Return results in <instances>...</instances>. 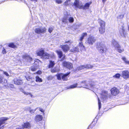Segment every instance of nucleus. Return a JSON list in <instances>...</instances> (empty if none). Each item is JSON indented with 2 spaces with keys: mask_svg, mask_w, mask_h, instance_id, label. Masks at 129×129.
<instances>
[{
  "mask_svg": "<svg viewBox=\"0 0 129 129\" xmlns=\"http://www.w3.org/2000/svg\"><path fill=\"white\" fill-rule=\"evenodd\" d=\"M62 65L64 67H66L69 69L73 68L72 64V63L66 61L63 62Z\"/></svg>",
  "mask_w": 129,
  "mask_h": 129,
  "instance_id": "obj_4",
  "label": "nucleus"
},
{
  "mask_svg": "<svg viewBox=\"0 0 129 129\" xmlns=\"http://www.w3.org/2000/svg\"><path fill=\"white\" fill-rule=\"evenodd\" d=\"M2 53L3 54H5L6 53V51L5 48H3V49L2 51Z\"/></svg>",
  "mask_w": 129,
  "mask_h": 129,
  "instance_id": "obj_50",
  "label": "nucleus"
},
{
  "mask_svg": "<svg viewBox=\"0 0 129 129\" xmlns=\"http://www.w3.org/2000/svg\"><path fill=\"white\" fill-rule=\"evenodd\" d=\"M78 41L79 42V46L80 48L81 51L85 50V47L83 44L82 41Z\"/></svg>",
  "mask_w": 129,
  "mask_h": 129,
  "instance_id": "obj_15",
  "label": "nucleus"
},
{
  "mask_svg": "<svg viewBox=\"0 0 129 129\" xmlns=\"http://www.w3.org/2000/svg\"><path fill=\"white\" fill-rule=\"evenodd\" d=\"M40 28L38 27L36 28L35 30V32L37 34H41L40 33Z\"/></svg>",
  "mask_w": 129,
  "mask_h": 129,
  "instance_id": "obj_33",
  "label": "nucleus"
},
{
  "mask_svg": "<svg viewBox=\"0 0 129 129\" xmlns=\"http://www.w3.org/2000/svg\"><path fill=\"white\" fill-rule=\"evenodd\" d=\"M93 67V66L90 64H87L85 65H84L79 66L77 68V70H79L84 68L90 69L92 68Z\"/></svg>",
  "mask_w": 129,
  "mask_h": 129,
  "instance_id": "obj_5",
  "label": "nucleus"
},
{
  "mask_svg": "<svg viewBox=\"0 0 129 129\" xmlns=\"http://www.w3.org/2000/svg\"><path fill=\"white\" fill-rule=\"evenodd\" d=\"M5 85V86H7V85Z\"/></svg>",
  "mask_w": 129,
  "mask_h": 129,
  "instance_id": "obj_63",
  "label": "nucleus"
},
{
  "mask_svg": "<svg viewBox=\"0 0 129 129\" xmlns=\"http://www.w3.org/2000/svg\"><path fill=\"white\" fill-rule=\"evenodd\" d=\"M77 84H74L71 85L70 87H69V88H75L76 87H77Z\"/></svg>",
  "mask_w": 129,
  "mask_h": 129,
  "instance_id": "obj_39",
  "label": "nucleus"
},
{
  "mask_svg": "<svg viewBox=\"0 0 129 129\" xmlns=\"http://www.w3.org/2000/svg\"><path fill=\"white\" fill-rule=\"evenodd\" d=\"M38 108H36L35 109H30L29 110V112L31 113H33Z\"/></svg>",
  "mask_w": 129,
  "mask_h": 129,
  "instance_id": "obj_38",
  "label": "nucleus"
},
{
  "mask_svg": "<svg viewBox=\"0 0 129 129\" xmlns=\"http://www.w3.org/2000/svg\"><path fill=\"white\" fill-rule=\"evenodd\" d=\"M19 129V128H17V129Z\"/></svg>",
  "mask_w": 129,
  "mask_h": 129,
  "instance_id": "obj_64",
  "label": "nucleus"
},
{
  "mask_svg": "<svg viewBox=\"0 0 129 129\" xmlns=\"http://www.w3.org/2000/svg\"><path fill=\"white\" fill-rule=\"evenodd\" d=\"M124 17V15L123 14H120L117 17L118 20H121Z\"/></svg>",
  "mask_w": 129,
  "mask_h": 129,
  "instance_id": "obj_37",
  "label": "nucleus"
},
{
  "mask_svg": "<svg viewBox=\"0 0 129 129\" xmlns=\"http://www.w3.org/2000/svg\"><path fill=\"white\" fill-rule=\"evenodd\" d=\"M53 77L51 76H49L47 77V79L48 80H51L53 78Z\"/></svg>",
  "mask_w": 129,
  "mask_h": 129,
  "instance_id": "obj_49",
  "label": "nucleus"
},
{
  "mask_svg": "<svg viewBox=\"0 0 129 129\" xmlns=\"http://www.w3.org/2000/svg\"><path fill=\"white\" fill-rule=\"evenodd\" d=\"M62 57H63L61 59V61H63V60H64V59H65V55H62Z\"/></svg>",
  "mask_w": 129,
  "mask_h": 129,
  "instance_id": "obj_53",
  "label": "nucleus"
},
{
  "mask_svg": "<svg viewBox=\"0 0 129 129\" xmlns=\"http://www.w3.org/2000/svg\"><path fill=\"white\" fill-rule=\"evenodd\" d=\"M67 17V16H64L62 19V21L63 22H64L65 23H66L68 21Z\"/></svg>",
  "mask_w": 129,
  "mask_h": 129,
  "instance_id": "obj_30",
  "label": "nucleus"
},
{
  "mask_svg": "<svg viewBox=\"0 0 129 129\" xmlns=\"http://www.w3.org/2000/svg\"><path fill=\"white\" fill-rule=\"evenodd\" d=\"M72 43V42L71 41H66L65 43H67V44L69 46V45H70Z\"/></svg>",
  "mask_w": 129,
  "mask_h": 129,
  "instance_id": "obj_45",
  "label": "nucleus"
},
{
  "mask_svg": "<svg viewBox=\"0 0 129 129\" xmlns=\"http://www.w3.org/2000/svg\"><path fill=\"white\" fill-rule=\"evenodd\" d=\"M122 59L124 62L127 64H129V61L126 59L124 56H123L122 57Z\"/></svg>",
  "mask_w": 129,
  "mask_h": 129,
  "instance_id": "obj_27",
  "label": "nucleus"
},
{
  "mask_svg": "<svg viewBox=\"0 0 129 129\" xmlns=\"http://www.w3.org/2000/svg\"><path fill=\"white\" fill-rule=\"evenodd\" d=\"M112 44L116 48L117 47L119 46V45L117 42L114 40H113L112 42Z\"/></svg>",
  "mask_w": 129,
  "mask_h": 129,
  "instance_id": "obj_23",
  "label": "nucleus"
},
{
  "mask_svg": "<svg viewBox=\"0 0 129 129\" xmlns=\"http://www.w3.org/2000/svg\"><path fill=\"white\" fill-rule=\"evenodd\" d=\"M95 41L94 37L91 36H90L88 38L87 42L89 44L92 45L95 42Z\"/></svg>",
  "mask_w": 129,
  "mask_h": 129,
  "instance_id": "obj_8",
  "label": "nucleus"
},
{
  "mask_svg": "<svg viewBox=\"0 0 129 129\" xmlns=\"http://www.w3.org/2000/svg\"><path fill=\"white\" fill-rule=\"evenodd\" d=\"M22 125L23 127L24 128H29L31 127L30 123L28 122L24 123Z\"/></svg>",
  "mask_w": 129,
  "mask_h": 129,
  "instance_id": "obj_20",
  "label": "nucleus"
},
{
  "mask_svg": "<svg viewBox=\"0 0 129 129\" xmlns=\"http://www.w3.org/2000/svg\"><path fill=\"white\" fill-rule=\"evenodd\" d=\"M37 73L39 74H40L42 73V72L41 71H39L37 72Z\"/></svg>",
  "mask_w": 129,
  "mask_h": 129,
  "instance_id": "obj_55",
  "label": "nucleus"
},
{
  "mask_svg": "<svg viewBox=\"0 0 129 129\" xmlns=\"http://www.w3.org/2000/svg\"><path fill=\"white\" fill-rule=\"evenodd\" d=\"M8 119L7 117H2L0 118V124H4L5 122Z\"/></svg>",
  "mask_w": 129,
  "mask_h": 129,
  "instance_id": "obj_19",
  "label": "nucleus"
},
{
  "mask_svg": "<svg viewBox=\"0 0 129 129\" xmlns=\"http://www.w3.org/2000/svg\"><path fill=\"white\" fill-rule=\"evenodd\" d=\"M43 118L42 116L40 115H38L36 116L35 118V121H39L42 120Z\"/></svg>",
  "mask_w": 129,
  "mask_h": 129,
  "instance_id": "obj_18",
  "label": "nucleus"
},
{
  "mask_svg": "<svg viewBox=\"0 0 129 129\" xmlns=\"http://www.w3.org/2000/svg\"><path fill=\"white\" fill-rule=\"evenodd\" d=\"M71 0H67L64 3V4L66 6H67L69 5L68 2L70 1Z\"/></svg>",
  "mask_w": 129,
  "mask_h": 129,
  "instance_id": "obj_44",
  "label": "nucleus"
},
{
  "mask_svg": "<svg viewBox=\"0 0 129 129\" xmlns=\"http://www.w3.org/2000/svg\"><path fill=\"white\" fill-rule=\"evenodd\" d=\"M52 54L53 55V57H52V58H53V57H55V55H54V53H53V54Z\"/></svg>",
  "mask_w": 129,
  "mask_h": 129,
  "instance_id": "obj_59",
  "label": "nucleus"
},
{
  "mask_svg": "<svg viewBox=\"0 0 129 129\" xmlns=\"http://www.w3.org/2000/svg\"><path fill=\"white\" fill-rule=\"evenodd\" d=\"M101 98L102 100L104 101L107 98L108 92L107 91H103L102 93L101 94Z\"/></svg>",
  "mask_w": 129,
  "mask_h": 129,
  "instance_id": "obj_9",
  "label": "nucleus"
},
{
  "mask_svg": "<svg viewBox=\"0 0 129 129\" xmlns=\"http://www.w3.org/2000/svg\"><path fill=\"white\" fill-rule=\"evenodd\" d=\"M40 28V33L41 34H44L45 33L46 30V29L45 27H41Z\"/></svg>",
  "mask_w": 129,
  "mask_h": 129,
  "instance_id": "obj_26",
  "label": "nucleus"
},
{
  "mask_svg": "<svg viewBox=\"0 0 129 129\" xmlns=\"http://www.w3.org/2000/svg\"><path fill=\"white\" fill-rule=\"evenodd\" d=\"M122 77L125 79L129 78V72L127 70L123 71L122 73Z\"/></svg>",
  "mask_w": 129,
  "mask_h": 129,
  "instance_id": "obj_7",
  "label": "nucleus"
},
{
  "mask_svg": "<svg viewBox=\"0 0 129 129\" xmlns=\"http://www.w3.org/2000/svg\"><path fill=\"white\" fill-rule=\"evenodd\" d=\"M70 73H68L66 74H58L56 75L57 79L59 80H61V78L63 81H67L68 80L67 76Z\"/></svg>",
  "mask_w": 129,
  "mask_h": 129,
  "instance_id": "obj_1",
  "label": "nucleus"
},
{
  "mask_svg": "<svg viewBox=\"0 0 129 129\" xmlns=\"http://www.w3.org/2000/svg\"><path fill=\"white\" fill-rule=\"evenodd\" d=\"M91 4V2L87 3H86L84 6H82V9H89L90 5Z\"/></svg>",
  "mask_w": 129,
  "mask_h": 129,
  "instance_id": "obj_22",
  "label": "nucleus"
},
{
  "mask_svg": "<svg viewBox=\"0 0 129 129\" xmlns=\"http://www.w3.org/2000/svg\"><path fill=\"white\" fill-rule=\"evenodd\" d=\"M106 1L107 0H102V1L103 3L104 4Z\"/></svg>",
  "mask_w": 129,
  "mask_h": 129,
  "instance_id": "obj_56",
  "label": "nucleus"
},
{
  "mask_svg": "<svg viewBox=\"0 0 129 129\" xmlns=\"http://www.w3.org/2000/svg\"><path fill=\"white\" fill-rule=\"evenodd\" d=\"M58 70H59L58 69H54L52 70L51 72L52 73H54L58 72Z\"/></svg>",
  "mask_w": 129,
  "mask_h": 129,
  "instance_id": "obj_46",
  "label": "nucleus"
},
{
  "mask_svg": "<svg viewBox=\"0 0 129 129\" xmlns=\"http://www.w3.org/2000/svg\"><path fill=\"white\" fill-rule=\"evenodd\" d=\"M111 91L112 94L114 95H117L119 92V90L115 87L111 89Z\"/></svg>",
  "mask_w": 129,
  "mask_h": 129,
  "instance_id": "obj_6",
  "label": "nucleus"
},
{
  "mask_svg": "<svg viewBox=\"0 0 129 129\" xmlns=\"http://www.w3.org/2000/svg\"><path fill=\"white\" fill-rule=\"evenodd\" d=\"M98 103H99V109H100V108L101 107V101L99 99V98H98Z\"/></svg>",
  "mask_w": 129,
  "mask_h": 129,
  "instance_id": "obj_42",
  "label": "nucleus"
},
{
  "mask_svg": "<svg viewBox=\"0 0 129 129\" xmlns=\"http://www.w3.org/2000/svg\"><path fill=\"white\" fill-rule=\"evenodd\" d=\"M44 49L43 48L40 49L39 51L37 53V55L42 57L43 54L44 53Z\"/></svg>",
  "mask_w": 129,
  "mask_h": 129,
  "instance_id": "obj_14",
  "label": "nucleus"
},
{
  "mask_svg": "<svg viewBox=\"0 0 129 129\" xmlns=\"http://www.w3.org/2000/svg\"><path fill=\"white\" fill-rule=\"evenodd\" d=\"M8 46L10 47L13 48H15L16 47V45L13 43H10L8 44Z\"/></svg>",
  "mask_w": 129,
  "mask_h": 129,
  "instance_id": "obj_32",
  "label": "nucleus"
},
{
  "mask_svg": "<svg viewBox=\"0 0 129 129\" xmlns=\"http://www.w3.org/2000/svg\"><path fill=\"white\" fill-rule=\"evenodd\" d=\"M105 25H101V26L99 28V31L101 34H103L105 31Z\"/></svg>",
  "mask_w": 129,
  "mask_h": 129,
  "instance_id": "obj_16",
  "label": "nucleus"
},
{
  "mask_svg": "<svg viewBox=\"0 0 129 129\" xmlns=\"http://www.w3.org/2000/svg\"><path fill=\"white\" fill-rule=\"evenodd\" d=\"M70 51L71 52L76 51L78 52L79 51V49L77 47H73V49H71Z\"/></svg>",
  "mask_w": 129,
  "mask_h": 129,
  "instance_id": "obj_34",
  "label": "nucleus"
},
{
  "mask_svg": "<svg viewBox=\"0 0 129 129\" xmlns=\"http://www.w3.org/2000/svg\"><path fill=\"white\" fill-rule=\"evenodd\" d=\"M55 2L56 3L58 4H60L62 2L61 0H56Z\"/></svg>",
  "mask_w": 129,
  "mask_h": 129,
  "instance_id": "obj_47",
  "label": "nucleus"
},
{
  "mask_svg": "<svg viewBox=\"0 0 129 129\" xmlns=\"http://www.w3.org/2000/svg\"><path fill=\"white\" fill-rule=\"evenodd\" d=\"M98 22L100 24H105V22L100 19L98 20Z\"/></svg>",
  "mask_w": 129,
  "mask_h": 129,
  "instance_id": "obj_40",
  "label": "nucleus"
},
{
  "mask_svg": "<svg viewBox=\"0 0 129 129\" xmlns=\"http://www.w3.org/2000/svg\"><path fill=\"white\" fill-rule=\"evenodd\" d=\"M120 76V75L119 73L116 74L115 75H114L113 76V78L116 79L119 78Z\"/></svg>",
  "mask_w": 129,
  "mask_h": 129,
  "instance_id": "obj_36",
  "label": "nucleus"
},
{
  "mask_svg": "<svg viewBox=\"0 0 129 129\" xmlns=\"http://www.w3.org/2000/svg\"><path fill=\"white\" fill-rule=\"evenodd\" d=\"M87 36V34L86 33H83L81 35V36L80 37L78 41H82V40L86 36Z\"/></svg>",
  "mask_w": 129,
  "mask_h": 129,
  "instance_id": "obj_24",
  "label": "nucleus"
},
{
  "mask_svg": "<svg viewBox=\"0 0 129 129\" xmlns=\"http://www.w3.org/2000/svg\"><path fill=\"white\" fill-rule=\"evenodd\" d=\"M97 48L100 52L103 53L105 52L106 50V48L105 45L102 43H100L98 46Z\"/></svg>",
  "mask_w": 129,
  "mask_h": 129,
  "instance_id": "obj_2",
  "label": "nucleus"
},
{
  "mask_svg": "<svg viewBox=\"0 0 129 129\" xmlns=\"http://www.w3.org/2000/svg\"><path fill=\"white\" fill-rule=\"evenodd\" d=\"M53 29V28L52 27H49L48 29V31L50 33H51Z\"/></svg>",
  "mask_w": 129,
  "mask_h": 129,
  "instance_id": "obj_48",
  "label": "nucleus"
},
{
  "mask_svg": "<svg viewBox=\"0 0 129 129\" xmlns=\"http://www.w3.org/2000/svg\"><path fill=\"white\" fill-rule=\"evenodd\" d=\"M39 110L41 112H43L44 111V110L42 109V108H39Z\"/></svg>",
  "mask_w": 129,
  "mask_h": 129,
  "instance_id": "obj_54",
  "label": "nucleus"
},
{
  "mask_svg": "<svg viewBox=\"0 0 129 129\" xmlns=\"http://www.w3.org/2000/svg\"><path fill=\"white\" fill-rule=\"evenodd\" d=\"M7 82V81L6 80H5L4 81V83H6Z\"/></svg>",
  "mask_w": 129,
  "mask_h": 129,
  "instance_id": "obj_61",
  "label": "nucleus"
},
{
  "mask_svg": "<svg viewBox=\"0 0 129 129\" xmlns=\"http://www.w3.org/2000/svg\"><path fill=\"white\" fill-rule=\"evenodd\" d=\"M55 52L57 54L59 58H61L63 55L62 52L60 50H56L55 51Z\"/></svg>",
  "mask_w": 129,
  "mask_h": 129,
  "instance_id": "obj_25",
  "label": "nucleus"
},
{
  "mask_svg": "<svg viewBox=\"0 0 129 129\" xmlns=\"http://www.w3.org/2000/svg\"><path fill=\"white\" fill-rule=\"evenodd\" d=\"M36 81L37 82H41L42 81V79L38 76L36 77Z\"/></svg>",
  "mask_w": 129,
  "mask_h": 129,
  "instance_id": "obj_35",
  "label": "nucleus"
},
{
  "mask_svg": "<svg viewBox=\"0 0 129 129\" xmlns=\"http://www.w3.org/2000/svg\"><path fill=\"white\" fill-rule=\"evenodd\" d=\"M128 30L129 31V25L128 26Z\"/></svg>",
  "mask_w": 129,
  "mask_h": 129,
  "instance_id": "obj_62",
  "label": "nucleus"
},
{
  "mask_svg": "<svg viewBox=\"0 0 129 129\" xmlns=\"http://www.w3.org/2000/svg\"><path fill=\"white\" fill-rule=\"evenodd\" d=\"M119 33L121 36L123 37H125L126 35V32L125 30L123 29V28L120 30Z\"/></svg>",
  "mask_w": 129,
  "mask_h": 129,
  "instance_id": "obj_21",
  "label": "nucleus"
},
{
  "mask_svg": "<svg viewBox=\"0 0 129 129\" xmlns=\"http://www.w3.org/2000/svg\"><path fill=\"white\" fill-rule=\"evenodd\" d=\"M55 63L54 62L52 61H50V63L49 66V68H51L55 64Z\"/></svg>",
  "mask_w": 129,
  "mask_h": 129,
  "instance_id": "obj_31",
  "label": "nucleus"
},
{
  "mask_svg": "<svg viewBox=\"0 0 129 129\" xmlns=\"http://www.w3.org/2000/svg\"><path fill=\"white\" fill-rule=\"evenodd\" d=\"M90 86L91 87H94V85L93 84H90Z\"/></svg>",
  "mask_w": 129,
  "mask_h": 129,
  "instance_id": "obj_57",
  "label": "nucleus"
},
{
  "mask_svg": "<svg viewBox=\"0 0 129 129\" xmlns=\"http://www.w3.org/2000/svg\"><path fill=\"white\" fill-rule=\"evenodd\" d=\"M4 124H0V129H3L4 127Z\"/></svg>",
  "mask_w": 129,
  "mask_h": 129,
  "instance_id": "obj_52",
  "label": "nucleus"
},
{
  "mask_svg": "<svg viewBox=\"0 0 129 129\" xmlns=\"http://www.w3.org/2000/svg\"><path fill=\"white\" fill-rule=\"evenodd\" d=\"M30 0L32 1H35V2H37V0Z\"/></svg>",
  "mask_w": 129,
  "mask_h": 129,
  "instance_id": "obj_60",
  "label": "nucleus"
},
{
  "mask_svg": "<svg viewBox=\"0 0 129 129\" xmlns=\"http://www.w3.org/2000/svg\"><path fill=\"white\" fill-rule=\"evenodd\" d=\"M15 84L17 85H20L22 83V80L17 78H15L14 80Z\"/></svg>",
  "mask_w": 129,
  "mask_h": 129,
  "instance_id": "obj_13",
  "label": "nucleus"
},
{
  "mask_svg": "<svg viewBox=\"0 0 129 129\" xmlns=\"http://www.w3.org/2000/svg\"><path fill=\"white\" fill-rule=\"evenodd\" d=\"M60 47L63 50L64 52H66L68 51L69 50V47L68 45H61Z\"/></svg>",
  "mask_w": 129,
  "mask_h": 129,
  "instance_id": "obj_11",
  "label": "nucleus"
},
{
  "mask_svg": "<svg viewBox=\"0 0 129 129\" xmlns=\"http://www.w3.org/2000/svg\"><path fill=\"white\" fill-rule=\"evenodd\" d=\"M3 74L5 75L7 77H8L9 76V74L7 72L3 71Z\"/></svg>",
  "mask_w": 129,
  "mask_h": 129,
  "instance_id": "obj_43",
  "label": "nucleus"
},
{
  "mask_svg": "<svg viewBox=\"0 0 129 129\" xmlns=\"http://www.w3.org/2000/svg\"><path fill=\"white\" fill-rule=\"evenodd\" d=\"M116 49V50H117L118 51L119 53L122 52L124 50L123 49L120 48V45H119V46L117 47Z\"/></svg>",
  "mask_w": 129,
  "mask_h": 129,
  "instance_id": "obj_28",
  "label": "nucleus"
},
{
  "mask_svg": "<svg viewBox=\"0 0 129 129\" xmlns=\"http://www.w3.org/2000/svg\"><path fill=\"white\" fill-rule=\"evenodd\" d=\"M23 93L25 95H30V97L31 98L33 97V95H32L31 93L30 92H27L23 91Z\"/></svg>",
  "mask_w": 129,
  "mask_h": 129,
  "instance_id": "obj_29",
  "label": "nucleus"
},
{
  "mask_svg": "<svg viewBox=\"0 0 129 129\" xmlns=\"http://www.w3.org/2000/svg\"><path fill=\"white\" fill-rule=\"evenodd\" d=\"M4 77L3 76H0V83H2L3 82V80Z\"/></svg>",
  "mask_w": 129,
  "mask_h": 129,
  "instance_id": "obj_51",
  "label": "nucleus"
},
{
  "mask_svg": "<svg viewBox=\"0 0 129 129\" xmlns=\"http://www.w3.org/2000/svg\"><path fill=\"white\" fill-rule=\"evenodd\" d=\"M51 57L50 55L46 52H44L41 57L44 59H48Z\"/></svg>",
  "mask_w": 129,
  "mask_h": 129,
  "instance_id": "obj_17",
  "label": "nucleus"
},
{
  "mask_svg": "<svg viewBox=\"0 0 129 129\" xmlns=\"http://www.w3.org/2000/svg\"><path fill=\"white\" fill-rule=\"evenodd\" d=\"M23 58L25 59H27L28 61H29L30 63L32 62L33 59L32 58L30 57L27 54H25L23 56Z\"/></svg>",
  "mask_w": 129,
  "mask_h": 129,
  "instance_id": "obj_12",
  "label": "nucleus"
},
{
  "mask_svg": "<svg viewBox=\"0 0 129 129\" xmlns=\"http://www.w3.org/2000/svg\"><path fill=\"white\" fill-rule=\"evenodd\" d=\"M74 5L76 8L81 9L82 8L83 5L81 2L80 1L76 0L74 2Z\"/></svg>",
  "mask_w": 129,
  "mask_h": 129,
  "instance_id": "obj_3",
  "label": "nucleus"
},
{
  "mask_svg": "<svg viewBox=\"0 0 129 129\" xmlns=\"http://www.w3.org/2000/svg\"><path fill=\"white\" fill-rule=\"evenodd\" d=\"M40 62V61L38 59H37V61H35L34 62V64H36L35 67H32L31 68V70L33 71H35L37 67L39 65V63Z\"/></svg>",
  "mask_w": 129,
  "mask_h": 129,
  "instance_id": "obj_10",
  "label": "nucleus"
},
{
  "mask_svg": "<svg viewBox=\"0 0 129 129\" xmlns=\"http://www.w3.org/2000/svg\"><path fill=\"white\" fill-rule=\"evenodd\" d=\"M69 22L70 23H72L74 21V19L73 17H70L69 19Z\"/></svg>",
  "mask_w": 129,
  "mask_h": 129,
  "instance_id": "obj_41",
  "label": "nucleus"
},
{
  "mask_svg": "<svg viewBox=\"0 0 129 129\" xmlns=\"http://www.w3.org/2000/svg\"><path fill=\"white\" fill-rule=\"evenodd\" d=\"M9 86H10V87H13L14 86L12 84H10V85Z\"/></svg>",
  "mask_w": 129,
  "mask_h": 129,
  "instance_id": "obj_58",
  "label": "nucleus"
}]
</instances>
